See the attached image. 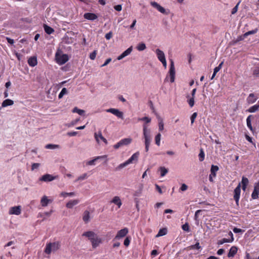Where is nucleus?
Returning <instances> with one entry per match:
<instances>
[{
  "mask_svg": "<svg viewBox=\"0 0 259 259\" xmlns=\"http://www.w3.org/2000/svg\"><path fill=\"white\" fill-rule=\"evenodd\" d=\"M249 183L248 179L244 176L242 177L241 182L239 183L234 190L233 198L237 206H239V201L241 193V187L244 191H246L247 186Z\"/></svg>",
  "mask_w": 259,
  "mask_h": 259,
  "instance_id": "f257e3e1",
  "label": "nucleus"
},
{
  "mask_svg": "<svg viewBox=\"0 0 259 259\" xmlns=\"http://www.w3.org/2000/svg\"><path fill=\"white\" fill-rule=\"evenodd\" d=\"M69 59V56L66 54H63L62 51L58 49L55 54L56 62L60 65L65 64Z\"/></svg>",
  "mask_w": 259,
  "mask_h": 259,
  "instance_id": "f03ea898",
  "label": "nucleus"
},
{
  "mask_svg": "<svg viewBox=\"0 0 259 259\" xmlns=\"http://www.w3.org/2000/svg\"><path fill=\"white\" fill-rule=\"evenodd\" d=\"M139 154H139V152H137L135 153L134 154L132 155V156L128 160H127L124 162L121 163L118 166H117L115 168V170L116 171L119 170L121 169L126 166L127 165L133 163L134 161L137 162L138 160V157H139Z\"/></svg>",
  "mask_w": 259,
  "mask_h": 259,
  "instance_id": "7ed1b4c3",
  "label": "nucleus"
},
{
  "mask_svg": "<svg viewBox=\"0 0 259 259\" xmlns=\"http://www.w3.org/2000/svg\"><path fill=\"white\" fill-rule=\"evenodd\" d=\"M143 136L145 139V151L148 152L151 142L150 130H148L145 123L143 124Z\"/></svg>",
  "mask_w": 259,
  "mask_h": 259,
  "instance_id": "20e7f679",
  "label": "nucleus"
},
{
  "mask_svg": "<svg viewBox=\"0 0 259 259\" xmlns=\"http://www.w3.org/2000/svg\"><path fill=\"white\" fill-rule=\"evenodd\" d=\"M60 247V244L59 242H54L49 243L46 245L45 252L47 254H50L52 251H55Z\"/></svg>",
  "mask_w": 259,
  "mask_h": 259,
  "instance_id": "39448f33",
  "label": "nucleus"
},
{
  "mask_svg": "<svg viewBox=\"0 0 259 259\" xmlns=\"http://www.w3.org/2000/svg\"><path fill=\"white\" fill-rule=\"evenodd\" d=\"M168 74L170 76V82H171V83L174 82L175 80L176 71H175L174 62L172 59H170V66H169V71H168Z\"/></svg>",
  "mask_w": 259,
  "mask_h": 259,
  "instance_id": "423d86ee",
  "label": "nucleus"
},
{
  "mask_svg": "<svg viewBox=\"0 0 259 259\" xmlns=\"http://www.w3.org/2000/svg\"><path fill=\"white\" fill-rule=\"evenodd\" d=\"M132 142V139L131 138H124L121 139L117 143L113 146V147L115 149H118L119 147L123 146H127L130 144Z\"/></svg>",
  "mask_w": 259,
  "mask_h": 259,
  "instance_id": "0eeeda50",
  "label": "nucleus"
},
{
  "mask_svg": "<svg viewBox=\"0 0 259 259\" xmlns=\"http://www.w3.org/2000/svg\"><path fill=\"white\" fill-rule=\"evenodd\" d=\"M58 178V176H54L52 175L46 174L39 178V180L42 182H51Z\"/></svg>",
  "mask_w": 259,
  "mask_h": 259,
  "instance_id": "6e6552de",
  "label": "nucleus"
},
{
  "mask_svg": "<svg viewBox=\"0 0 259 259\" xmlns=\"http://www.w3.org/2000/svg\"><path fill=\"white\" fill-rule=\"evenodd\" d=\"M107 112L111 113L114 115L116 116L118 118L123 119V113L122 112L119 111L118 109L109 108L106 110Z\"/></svg>",
  "mask_w": 259,
  "mask_h": 259,
  "instance_id": "1a4fd4ad",
  "label": "nucleus"
},
{
  "mask_svg": "<svg viewBox=\"0 0 259 259\" xmlns=\"http://www.w3.org/2000/svg\"><path fill=\"white\" fill-rule=\"evenodd\" d=\"M128 232V229L127 228H124L118 231L117 233L113 239V241L115 239H119L121 238L125 237Z\"/></svg>",
  "mask_w": 259,
  "mask_h": 259,
  "instance_id": "9d476101",
  "label": "nucleus"
},
{
  "mask_svg": "<svg viewBox=\"0 0 259 259\" xmlns=\"http://www.w3.org/2000/svg\"><path fill=\"white\" fill-rule=\"evenodd\" d=\"M259 195V180L254 183L253 191L251 194V198L256 199L258 198Z\"/></svg>",
  "mask_w": 259,
  "mask_h": 259,
  "instance_id": "9b49d317",
  "label": "nucleus"
},
{
  "mask_svg": "<svg viewBox=\"0 0 259 259\" xmlns=\"http://www.w3.org/2000/svg\"><path fill=\"white\" fill-rule=\"evenodd\" d=\"M238 253V255L240 256L241 253V251L239 250L238 252V248L235 246H233L230 249L228 253V257H233L234 255Z\"/></svg>",
  "mask_w": 259,
  "mask_h": 259,
  "instance_id": "f8f14e48",
  "label": "nucleus"
},
{
  "mask_svg": "<svg viewBox=\"0 0 259 259\" xmlns=\"http://www.w3.org/2000/svg\"><path fill=\"white\" fill-rule=\"evenodd\" d=\"M133 51V46H131L128 49H127L125 51L122 52L119 56H118L117 59L118 60H120L125 57L126 56L130 55L132 51Z\"/></svg>",
  "mask_w": 259,
  "mask_h": 259,
  "instance_id": "ddd939ff",
  "label": "nucleus"
},
{
  "mask_svg": "<svg viewBox=\"0 0 259 259\" xmlns=\"http://www.w3.org/2000/svg\"><path fill=\"white\" fill-rule=\"evenodd\" d=\"M21 206H15L12 207L10 210L9 213L12 214L19 215L21 213Z\"/></svg>",
  "mask_w": 259,
  "mask_h": 259,
  "instance_id": "4468645a",
  "label": "nucleus"
},
{
  "mask_svg": "<svg viewBox=\"0 0 259 259\" xmlns=\"http://www.w3.org/2000/svg\"><path fill=\"white\" fill-rule=\"evenodd\" d=\"M82 236L88 237V239L91 241L93 239L96 237L98 235L93 231H89L84 232L82 234Z\"/></svg>",
  "mask_w": 259,
  "mask_h": 259,
  "instance_id": "2eb2a0df",
  "label": "nucleus"
},
{
  "mask_svg": "<svg viewBox=\"0 0 259 259\" xmlns=\"http://www.w3.org/2000/svg\"><path fill=\"white\" fill-rule=\"evenodd\" d=\"M83 17L84 19L94 21L98 18V16L93 13H85L84 14Z\"/></svg>",
  "mask_w": 259,
  "mask_h": 259,
  "instance_id": "dca6fc26",
  "label": "nucleus"
},
{
  "mask_svg": "<svg viewBox=\"0 0 259 259\" xmlns=\"http://www.w3.org/2000/svg\"><path fill=\"white\" fill-rule=\"evenodd\" d=\"M257 97L254 93H251L249 95L246 99V102L248 104H251L256 102Z\"/></svg>",
  "mask_w": 259,
  "mask_h": 259,
  "instance_id": "f3484780",
  "label": "nucleus"
},
{
  "mask_svg": "<svg viewBox=\"0 0 259 259\" xmlns=\"http://www.w3.org/2000/svg\"><path fill=\"white\" fill-rule=\"evenodd\" d=\"M92 247L93 248H96L97 246L99 245L100 243H102V239L97 236L96 237L94 238L93 240L91 241Z\"/></svg>",
  "mask_w": 259,
  "mask_h": 259,
  "instance_id": "a211bd4d",
  "label": "nucleus"
},
{
  "mask_svg": "<svg viewBox=\"0 0 259 259\" xmlns=\"http://www.w3.org/2000/svg\"><path fill=\"white\" fill-rule=\"evenodd\" d=\"M254 118L253 115H249L246 118V124L248 128L252 132L254 133V129L253 128L251 124V119Z\"/></svg>",
  "mask_w": 259,
  "mask_h": 259,
  "instance_id": "6ab92c4d",
  "label": "nucleus"
},
{
  "mask_svg": "<svg viewBox=\"0 0 259 259\" xmlns=\"http://www.w3.org/2000/svg\"><path fill=\"white\" fill-rule=\"evenodd\" d=\"M155 53L159 61L165 59V54L162 51L159 49H157L155 50Z\"/></svg>",
  "mask_w": 259,
  "mask_h": 259,
  "instance_id": "aec40b11",
  "label": "nucleus"
},
{
  "mask_svg": "<svg viewBox=\"0 0 259 259\" xmlns=\"http://www.w3.org/2000/svg\"><path fill=\"white\" fill-rule=\"evenodd\" d=\"M27 62H28V65L30 66L34 67L37 64V57L34 56H32L28 59Z\"/></svg>",
  "mask_w": 259,
  "mask_h": 259,
  "instance_id": "412c9836",
  "label": "nucleus"
},
{
  "mask_svg": "<svg viewBox=\"0 0 259 259\" xmlns=\"http://www.w3.org/2000/svg\"><path fill=\"white\" fill-rule=\"evenodd\" d=\"M52 200L48 199V197L46 196H44L40 200V203L43 207L47 206L49 203H51Z\"/></svg>",
  "mask_w": 259,
  "mask_h": 259,
  "instance_id": "4be33fe9",
  "label": "nucleus"
},
{
  "mask_svg": "<svg viewBox=\"0 0 259 259\" xmlns=\"http://www.w3.org/2000/svg\"><path fill=\"white\" fill-rule=\"evenodd\" d=\"M106 157V155L104 156H97L95 157V158L93 159L92 160H91L87 162V165H95V162L99 159H103Z\"/></svg>",
  "mask_w": 259,
  "mask_h": 259,
  "instance_id": "5701e85b",
  "label": "nucleus"
},
{
  "mask_svg": "<svg viewBox=\"0 0 259 259\" xmlns=\"http://www.w3.org/2000/svg\"><path fill=\"white\" fill-rule=\"evenodd\" d=\"M79 203V200L77 199L71 200L68 201L66 204V206L68 208H72L74 205H76Z\"/></svg>",
  "mask_w": 259,
  "mask_h": 259,
  "instance_id": "b1692460",
  "label": "nucleus"
},
{
  "mask_svg": "<svg viewBox=\"0 0 259 259\" xmlns=\"http://www.w3.org/2000/svg\"><path fill=\"white\" fill-rule=\"evenodd\" d=\"M95 138L96 141L99 142V138L103 141L106 144H107L108 142L107 140L102 136V133L100 132L98 134L95 133Z\"/></svg>",
  "mask_w": 259,
  "mask_h": 259,
  "instance_id": "393cba45",
  "label": "nucleus"
},
{
  "mask_svg": "<svg viewBox=\"0 0 259 259\" xmlns=\"http://www.w3.org/2000/svg\"><path fill=\"white\" fill-rule=\"evenodd\" d=\"M43 27L45 32L48 34H51L55 31L54 29L52 27L47 24H44Z\"/></svg>",
  "mask_w": 259,
  "mask_h": 259,
  "instance_id": "a878e982",
  "label": "nucleus"
},
{
  "mask_svg": "<svg viewBox=\"0 0 259 259\" xmlns=\"http://www.w3.org/2000/svg\"><path fill=\"white\" fill-rule=\"evenodd\" d=\"M224 62H222L220 63V64L217 66L215 67L213 69V72L212 75V76L211 77V79H212L216 75L217 73L221 70V69L222 67V66L223 65Z\"/></svg>",
  "mask_w": 259,
  "mask_h": 259,
  "instance_id": "bb28decb",
  "label": "nucleus"
},
{
  "mask_svg": "<svg viewBox=\"0 0 259 259\" xmlns=\"http://www.w3.org/2000/svg\"><path fill=\"white\" fill-rule=\"evenodd\" d=\"M111 202L117 205L118 208H120L122 205L121 201L118 196L114 197Z\"/></svg>",
  "mask_w": 259,
  "mask_h": 259,
  "instance_id": "cd10ccee",
  "label": "nucleus"
},
{
  "mask_svg": "<svg viewBox=\"0 0 259 259\" xmlns=\"http://www.w3.org/2000/svg\"><path fill=\"white\" fill-rule=\"evenodd\" d=\"M156 115L158 121L159 130V131H162L164 129V123L163 122V119L158 114H156Z\"/></svg>",
  "mask_w": 259,
  "mask_h": 259,
  "instance_id": "c85d7f7f",
  "label": "nucleus"
},
{
  "mask_svg": "<svg viewBox=\"0 0 259 259\" xmlns=\"http://www.w3.org/2000/svg\"><path fill=\"white\" fill-rule=\"evenodd\" d=\"M90 212L88 210H85L83 214L82 220L85 223H88L90 221Z\"/></svg>",
  "mask_w": 259,
  "mask_h": 259,
  "instance_id": "c756f323",
  "label": "nucleus"
},
{
  "mask_svg": "<svg viewBox=\"0 0 259 259\" xmlns=\"http://www.w3.org/2000/svg\"><path fill=\"white\" fill-rule=\"evenodd\" d=\"M167 233V229L166 228H162L159 229L157 234L156 235V237L165 235Z\"/></svg>",
  "mask_w": 259,
  "mask_h": 259,
  "instance_id": "7c9ffc66",
  "label": "nucleus"
},
{
  "mask_svg": "<svg viewBox=\"0 0 259 259\" xmlns=\"http://www.w3.org/2000/svg\"><path fill=\"white\" fill-rule=\"evenodd\" d=\"M13 104H14V101L12 100L7 99L5 100L2 102V107H6L8 106H11V105H13Z\"/></svg>",
  "mask_w": 259,
  "mask_h": 259,
  "instance_id": "2f4dec72",
  "label": "nucleus"
},
{
  "mask_svg": "<svg viewBox=\"0 0 259 259\" xmlns=\"http://www.w3.org/2000/svg\"><path fill=\"white\" fill-rule=\"evenodd\" d=\"M143 189V185L142 184H140L139 186V189L136 190L134 193V196L136 197H139L141 195L142 191Z\"/></svg>",
  "mask_w": 259,
  "mask_h": 259,
  "instance_id": "473e14b6",
  "label": "nucleus"
},
{
  "mask_svg": "<svg viewBox=\"0 0 259 259\" xmlns=\"http://www.w3.org/2000/svg\"><path fill=\"white\" fill-rule=\"evenodd\" d=\"M72 112L73 113H77L79 115L81 116H84L85 113V111L82 109H80L78 108L77 107H75L73 109Z\"/></svg>",
  "mask_w": 259,
  "mask_h": 259,
  "instance_id": "72a5a7b5",
  "label": "nucleus"
},
{
  "mask_svg": "<svg viewBox=\"0 0 259 259\" xmlns=\"http://www.w3.org/2000/svg\"><path fill=\"white\" fill-rule=\"evenodd\" d=\"M159 170L160 171V176L161 177L165 176L168 171V168H166L164 166L160 167Z\"/></svg>",
  "mask_w": 259,
  "mask_h": 259,
  "instance_id": "f704fd0d",
  "label": "nucleus"
},
{
  "mask_svg": "<svg viewBox=\"0 0 259 259\" xmlns=\"http://www.w3.org/2000/svg\"><path fill=\"white\" fill-rule=\"evenodd\" d=\"M245 256L244 257V259H259V255L258 256H254L253 254L251 255V254L248 252L247 251H246L245 252Z\"/></svg>",
  "mask_w": 259,
  "mask_h": 259,
  "instance_id": "c9c22d12",
  "label": "nucleus"
},
{
  "mask_svg": "<svg viewBox=\"0 0 259 259\" xmlns=\"http://www.w3.org/2000/svg\"><path fill=\"white\" fill-rule=\"evenodd\" d=\"M136 49L139 51H143L146 49V46L144 42H141L138 44Z\"/></svg>",
  "mask_w": 259,
  "mask_h": 259,
  "instance_id": "e433bc0d",
  "label": "nucleus"
},
{
  "mask_svg": "<svg viewBox=\"0 0 259 259\" xmlns=\"http://www.w3.org/2000/svg\"><path fill=\"white\" fill-rule=\"evenodd\" d=\"M258 109L259 108L255 104L249 108L248 109L246 110V111L249 113H254L257 111L258 110Z\"/></svg>",
  "mask_w": 259,
  "mask_h": 259,
  "instance_id": "4c0bfd02",
  "label": "nucleus"
},
{
  "mask_svg": "<svg viewBox=\"0 0 259 259\" xmlns=\"http://www.w3.org/2000/svg\"><path fill=\"white\" fill-rule=\"evenodd\" d=\"M252 75L255 78H259V66L254 68L252 71Z\"/></svg>",
  "mask_w": 259,
  "mask_h": 259,
  "instance_id": "58836bf2",
  "label": "nucleus"
},
{
  "mask_svg": "<svg viewBox=\"0 0 259 259\" xmlns=\"http://www.w3.org/2000/svg\"><path fill=\"white\" fill-rule=\"evenodd\" d=\"M199 160L202 162L204 160L205 157V153L202 148L200 149V152L198 155Z\"/></svg>",
  "mask_w": 259,
  "mask_h": 259,
  "instance_id": "ea45409f",
  "label": "nucleus"
},
{
  "mask_svg": "<svg viewBox=\"0 0 259 259\" xmlns=\"http://www.w3.org/2000/svg\"><path fill=\"white\" fill-rule=\"evenodd\" d=\"M158 11L159 12H160V13H161L162 14H165V15H168L170 13V11L168 9L165 10L161 6H160Z\"/></svg>",
  "mask_w": 259,
  "mask_h": 259,
  "instance_id": "a19ab883",
  "label": "nucleus"
},
{
  "mask_svg": "<svg viewBox=\"0 0 259 259\" xmlns=\"http://www.w3.org/2000/svg\"><path fill=\"white\" fill-rule=\"evenodd\" d=\"M68 93L67 89L65 88H63L60 93L59 94L58 98L59 99H61L63 98L64 95L67 94Z\"/></svg>",
  "mask_w": 259,
  "mask_h": 259,
  "instance_id": "79ce46f5",
  "label": "nucleus"
},
{
  "mask_svg": "<svg viewBox=\"0 0 259 259\" xmlns=\"http://www.w3.org/2000/svg\"><path fill=\"white\" fill-rule=\"evenodd\" d=\"M182 229H183V230L187 232H190L191 231L188 223H185L184 224H183L182 226Z\"/></svg>",
  "mask_w": 259,
  "mask_h": 259,
  "instance_id": "37998d69",
  "label": "nucleus"
},
{
  "mask_svg": "<svg viewBox=\"0 0 259 259\" xmlns=\"http://www.w3.org/2000/svg\"><path fill=\"white\" fill-rule=\"evenodd\" d=\"M242 40V38H241L240 36H238L236 39H234L229 42V46H235L237 42Z\"/></svg>",
  "mask_w": 259,
  "mask_h": 259,
  "instance_id": "c03bdc74",
  "label": "nucleus"
},
{
  "mask_svg": "<svg viewBox=\"0 0 259 259\" xmlns=\"http://www.w3.org/2000/svg\"><path fill=\"white\" fill-rule=\"evenodd\" d=\"M161 134L160 133L157 134L155 137V144L157 146L160 145V139H161Z\"/></svg>",
  "mask_w": 259,
  "mask_h": 259,
  "instance_id": "a18cd8bd",
  "label": "nucleus"
},
{
  "mask_svg": "<svg viewBox=\"0 0 259 259\" xmlns=\"http://www.w3.org/2000/svg\"><path fill=\"white\" fill-rule=\"evenodd\" d=\"M190 248L191 249H196L199 250L201 248V246L200 245L199 243L197 242L194 245H191Z\"/></svg>",
  "mask_w": 259,
  "mask_h": 259,
  "instance_id": "49530a36",
  "label": "nucleus"
},
{
  "mask_svg": "<svg viewBox=\"0 0 259 259\" xmlns=\"http://www.w3.org/2000/svg\"><path fill=\"white\" fill-rule=\"evenodd\" d=\"M230 240H229V239L228 238H223L221 240H218V245H222L224 243H231Z\"/></svg>",
  "mask_w": 259,
  "mask_h": 259,
  "instance_id": "de8ad7c7",
  "label": "nucleus"
},
{
  "mask_svg": "<svg viewBox=\"0 0 259 259\" xmlns=\"http://www.w3.org/2000/svg\"><path fill=\"white\" fill-rule=\"evenodd\" d=\"M219 170V167L218 165L212 164L210 167V172L216 173Z\"/></svg>",
  "mask_w": 259,
  "mask_h": 259,
  "instance_id": "09e8293b",
  "label": "nucleus"
},
{
  "mask_svg": "<svg viewBox=\"0 0 259 259\" xmlns=\"http://www.w3.org/2000/svg\"><path fill=\"white\" fill-rule=\"evenodd\" d=\"M130 242L131 237L127 236L124 240L123 244L125 246L127 247L130 245Z\"/></svg>",
  "mask_w": 259,
  "mask_h": 259,
  "instance_id": "8fccbe9b",
  "label": "nucleus"
},
{
  "mask_svg": "<svg viewBox=\"0 0 259 259\" xmlns=\"http://www.w3.org/2000/svg\"><path fill=\"white\" fill-rule=\"evenodd\" d=\"M97 54V51L94 50L92 53H91L90 55V58L92 60H94L95 59L96 55Z\"/></svg>",
  "mask_w": 259,
  "mask_h": 259,
  "instance_id": "3c124183",
  "label": "nucleus"
},
{
  "mask_svg": "<svg viewBox=\"0 0 259 259\" xmlns=\"http://www.w3.org/2000/svg\"><path fill=\"white\" fill-rule=\"evenodd\" d=\"M197 116V112H194L193 113L191 117H190V119H191V125H192L195 121V118H196Z\"/></svg>",
  "mask_w": 259,
  "mask_h": 259,
  "instance_id": "603ef678",
  "label": "nucleus"
},
{
  "mask_svg": "<svg viewBox=\"0 0 259 259\" xmlns=\"http://www.w3.org/2000/svg\"><path fill=\"white\" fill-rule=\"evenodd\" d=\"M187 101L190 107L194 106L195 103L194 98L191 97Z\"/></svg>",
  "mask_w": 259,
  "mask_h": 259,
  "instance_id": "864d4df0",
  "label": "nucleus"
},
{
  "mask_svg": "<svg viewBox=\"0 0 259 259\" xmlns=\"http://www.w3.org/2000/svg\"><path fill=\"white\" fill-rule=\"evenodd\" d=\"M240 3V1L239 2L237 5L232 9L231 11V14L233 15L235 14L238 11V6L239 5V4Z\"/></svg>",
  "mask_w": 259,
  "mask_h": 259,
  "instance_id": "5fc2aeb1",
  "label": "nucleus"
},
{
  "mask_svg": "<svg viewBox=\"0 0 259 259\" xmlns=\"http://www.w3.org/2000/svg\"><path fill=\"white\" fill-rule=\"evenodd\" d=\"M233 232L235 233H241V234H242V233H243L244 232V230H242L241 229L238 228H236V227H234L233 229Z\"/></svg>",
  "mask_w": 259,
  "mask_h": 259,
  "instance_id": "6e6d98bb",
  "label": "nucleus"
},
{
  "mask_svg": "<svg viewBox=\"0 0 259 259\" xmlns=\"http://www.w3.org/2000/svg\"><path fill=\"white\" fill-rule=\"evenodd\" d=\"M58 146H59L58 145L49 144L46 145L45 147L47 149H55L56 147H58Z\"/></svg>",
  "mask_w": 259,
  "mask_h": 259,
  "instance_id": "4d7b16f0",
  "label": "nucleus"
},
{
  "mask_svg": "<svg viewBox=\"0 0 259 259\" xmlns=\"http://www.w3.org/2000/svg\"><path fill=\"white\" fill-rule=\"evenodd\" d=\"M150 4L153 8L156 9L157 10L160 6V5L156 2H151Z\"/></svg>",
  "mask_w": 259,
  "mask_h": 259,
  "instance_id": "13d9d810",
  "label": "nucleus"
},
{
  "mask_svg": "<svg viewBox=\"0 0 259 259\" xmlns=\"http://www.w3.org/2000/svg\"><path fill=\"white\" fill-rule=\"evenodd\" d=\"M139 120L145 121L146 123H148L151 122V118L147 116L140 118Z\"/></svg>",
  "mask_w": 259,
  "mask_h": 259,
  "instance_id": "bf43d9fd",
  "label": "nucleus"
},
{
  "mask_svg": "<svg viewBox=\"0 0 259 259\" xmlns=\"http://www.w3.org/2000/svg\"><path fill=\"white\" fill-rule=\"evenodd\" d=\"M87 177H88L87 174L86 173H84L83 175L78 177L77 180H78V181L83 180L87 179Z\"/></svg>",
  "mask_w": 259,
  "mask_h": 259,
  "instance_id": "052dcab7",
  "label": "nucleus"
},
{
  "mask_svg": "<svg viewBox=\"0 0 259 259\" xmlns=\"http://www.w3.org/2000/svg\"><path fill=\"white\" fill-rule=\"evenodd\" d=\"M75 194L74 192H62L61 195H63L64 197H66L67 196H74Z\"/></svg>",
  "mask_w": 259,
  "mask_h": 259,
  "instance_id": "680f3d73",
  "label": "nucleus"
},
{
  "mask_svg": "<svg viewBox=\"0 0 259 259\" xmlns=\"http://www.w3.org/2000/svg\"><path fill=\"white\" fill-rule=\"evenodd\" d=\"M112 35H113L112 32L110 31L105 34V37L106 39L109 40L112 37Z\"/></svg>",
  "mask_w": 259,
  "mask_h": 259,
  "instance_id": "e2e57ef3",
  "label": "nucleus"
},
{
  "mask_svg": "<svg viewBox=\"0 0 259 259\" xmlns=\"http://www.w3.org/2000/svg\"><path fill=\"white\" fill-rule=\"evenodd\" d=\"M71 38H70L68 36H65L64 37V41L65 44H69L72 42V41L70 40Z\"/></svg>",
  "mask_w": 259,
  "mask_h": 259,
  "instance_id": "0e129e2a",
  "label": "nucleus"
},
{
  "mask_svg": "<svg viewBox=\"0 0 259 259\" xmlns=\"http://www.w3.org/2000/svg\"><path fill=\"white\" fill-rule=\"evenodd\" d=\"M258 29L257 28H255L253 30L248 31L246 32L247 33L248 35H251V34H254L256 33L258 31Z\"/></svg>",
  "mask_w": 259,
  "mask_h": 259,
  "instance_id": "69168bd1",
  "label": "nucleus"
},
{
  "mask_svg": "<svg viewBox=\"0 0 259 259\" xmlns=\"http://www.w3.org/2000/svg\"><path fill=\"white\" fill-rule=\"evenodd\" d=\"M187 189H188V186L185 184H182V185L180 188V190L182 191H185L187 190Z\"/></svg>",
  "mask_w": 259,
  "mask_h": 259,
  "instance_id": "338daca9",
  "label": "nucleus"
},
{
  "mask_svg": "<svg viewBox=\"0 0 259 259\" xmlns=\"http://www.w3.org/2000/svg\"><path fill=\"white\" fill-rule=\"evenodd\" d=\"M40 165V164L38 163H33L31 165V170H33L37 168Z\"/></svg>",
  "mask_w": 259,
  "mask_h": 259,
  "instance_id": "774afa93",
  "label": "nucleus"
}]
</instances>
